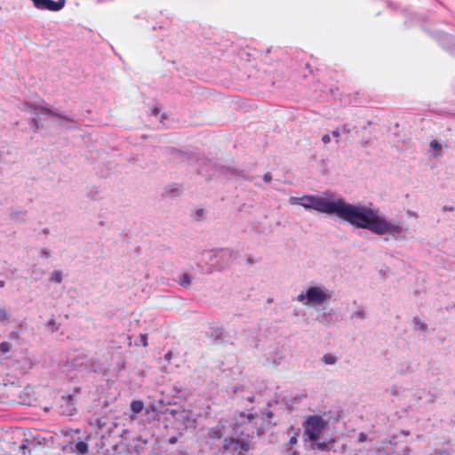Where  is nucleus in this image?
<instances>
[{
    "instance_id": "9",
    "label": "nucleus",
    "mask_w": 455,
    "mask_h": 455,
    "mask_svg": "<svg viewBox=\"0 0 455 455\" xmlns=\"http://www.w3.org/2000/svg\"><path fill=\"white\" fill-rule=\"evenodd\" d=\"M443 144L437 140H433L429 144V151L432 156L437 157L441 156Z\"/></svg>"
},
{
    "instance_id": "20",
    "label": "nucleus",
    "mask_w": 455,
    "mask_h": 455,
    "mask_svg": "<svg viewBox=\"0 0 455 455\" xmlns=\"http://www.w3.org/2000/svg\"><path fill=\"white\" fill-rule=\"evenodd\" d=\"M322 140L324 144H327L331 141V136L329 134H325L323 136Z\"/></svg>"
},
{
    "instance_id": "5",
    "label": "nucleus",
    "mask_w": 455,
    "mask_h": 455,
    "mask_svg": "<svg viewBox=\"0 0 455 455\" xmlns=\"http://www.w3.org/2000/svg\"><path fill=\"white\" fill-rule=\"evenodd\" d=\"M233 260L232 252L228 249H220L209 253L212 270H220L228 267Z\"/></svg>"
},
{
    "instance_id": "2",
    "label": "nucleus",
    "mask_w": 455,
    "mask_h": 455,
    "mask_svg": "<svg viewBox=\"0 0 455 455\" xmlns=\"http://www.w3.org/2000/svg\"><path fill=\"white\" fill-rule=\"evenodd\" d=\"M258 417L251 413L241 412L232 419V434L225 442V449L235 455H246L251 449L249 437L255 432Z\"/></svg>"
},
{
    "instance_id": "10",
    "label": "nucleus",
    "mask_w": 455,
    "mask_h": 455,
    "mask_svg": "<svg viewBox=\"0 0 455 455\" xmlns=\"http://www.w3.org/2000/svg\"><path fill=\"white\" fill-rule=\"evenodd\" d=\"M71 450L77 455L84 454L88 450V444L84 441H77L71 446Z\"/></svg>"
},
{
    "instance_id": "14",
    "label": "nucleus",
    "mask_w": 455,
    "mask_h": 455,
    "mask_svg": "<svg viewBox=\"0 0 455 455\" xmlns=\"http://www.w3.org/2000/svg\"><path fill=\"white\" fill-rule=\"evenodd\" d=\"M413 325H414V328L418 331H425L427 328V323L419 319H414Z\"/></svg>"
},
{
    "instance_id": "26",
    "label": "nucleus",
    "mask_w": 455,
    "mask_h": 455,
    "mask_svg": "<svg viewBox=\"0 0 455 455\" xmlns=\"http://www.w3.org/2000/svg\"><path fill=\"white\" fill-rule=\"evenodd\" d=\"M34 123L36 124V125L38 127V124H37V119L35 117L34 118Z\"/></svg>"
},
{
    "instance_id": "18",
    "label": "nucleus",
    "mask_w": 455,
    "mask_h": 455,
    "mask_svg": "<svg viewBox=\"0 0 455 455\" xmlns=\"http://www.w3.org/2000/svg\"><path fill=\"white\" fill-rule=\"evenodd\" d=\"M0 350L3 353H6L9 351V345L7 343H1L0 344Z\"/></svg>"
},
{
    "instance_id": "7",
    "label": "nucleus",
    "mask_w": 455,
    "mask_h": 455,
    "mask_svg": "<svg viewBox=\"0 0 455 455\" xmlns=\"http://www.w3.org/2000/svg\"><path fill=\"white\" fill-rule=\"evenodd\" d=\"M36 8L39 10H48L52 12H57L61 10L65 5L64 0L53 1V0H31Z\"/></svg>"
},
{
    "instance_id": "13",
    "label": "nucleus",
    "mask_w": 455,
    "mask_h": 455,
    "mask_svg": "<svg viewBox=\"0 0 455 455\" xmlns=\"http://www.w3.org/2000/svg\"><path fill=\"white\" fill-rule=\"evenodd\" d=\"M143 407H144V404L140 400L133 401L131 403V410L134 414H138L139 412H140L142 411Z\"/></svg>"
},
{
    "instance_id": "4",
    "label": "nucleus",
    "mask_w": 455,
    "mask_h": 455,
    "mask_svg": "<svg viewBox=\"0 0 455 455\" xmlns=\"http://www.w3.org/2000/svg\"><path fill=\"white\" fill-rule=\"evenodd\" d=\"M332 291L323 283L311 282L296 296V301L308 308H316L328 304L332 299Z\"/></svg>"
},
{
    "instance_id": "21",
    "label": "nucleus",
    "mask_w": 455,
    "mask_h": 455,
    "mask_svg": "<svg viewBox=\"0 0 455 455\" xmlns=\"http://www.w3.org/2000/svg\"><path fill=\"white\" fill-rule=\"evenodd\" d=\"M7 319V313L5 310L0 309V320H5Z\"/></svg>"
},
{
    "instance_id": "16",
    "label": "nucleus",
    "mask_w": 455,
    "mask_h": 455,
    "mask_svg": "<svg viewBox=\"0 0 455 455\" xmlns=\"http://www.w3.org/2000/svg\"><path fill=\"white\" fill-rule=\"evenodd\" d=\"M61 274L60 272H53L51 275V281L60 283L61 281Z\"/></svg>"
},
{
    "instance_id": "8",
    "label": "nucleus",
    "mask_w": 455,
    "mask_h": 455,
    "mask_svg": "<svg viewBox=\"0 0 455 455\" xmlns=\"http://www.w3.org/2000/svg\"><path fill=\"white\" fill-rule=\"evenodd\" d=\"M171 414L175 421L181 424V427L187 428L190 422H192L191 412L181 407H177L176 409L172 410Z\"/></svg>"
},
{
    "instance_id": "3",
    "label": "nucleus",
    "mask_w": 455,
    "mask_h": 455,
    "mask_svg": "<svg viewBox=\"0 0 455 455\" xmlns=\"http://www.w3.org/2000/svg\"><path fill=\"white\" fill-rule=\"evenodd\" d=\"M303 436L306 441H310L318 449H328L333 443L330 435V428L325 419L319 415L308 416L304 424Z\"/></svg>"
},
{
    "instance_id": "1",
    "label": "nucleus",
    "mask_w": 455,
    "mask_h": 455,
    "mask_svg": "<svg viewBox=\"0 0 455 455\" xmlns=\"http://www.w3.org/2000/svg\"><path fill=\"white\" fill-rule=\"evenodd\" d=\"M289 203L306 210L335 216L356 228L366 229L386 238L396 239L404 232L400 220L386 218L379 209L371 204H349L333 193L291 196Z\"/></svg>"
},
{
    "instance_id": "19",
    "label": "nucleus",
    "mask_w": 455,
    "mask_h": 455,
    "mask_svg": "<svg viewBox=\"0 0 455 455\" xmlns=\"http://www.w3.org/2000/svg\"><path fill=\"white\" fill-rule=\"evenodd\" d=\"M297 442H298V434L296 433L294 435H292L290 438L289 444L293 445V444L297 443Z\"/></svg>"
},
{
    "instance_id": "23",
    "label": "nucleus",
    "mask_w": 455,
    "mask_h": 455,
    "mask_svg": "<svg viewBox=\"0 0 455 455\" xmlns=\"http://www.w3.org/2000/svg\"><path fill=\"white\" fill-rule=\"evenodd\" d=\"M407 215H408V216H411V217H417L416 213H415V212H411V211H408V212H407Z\"/></svg>"
},
{
    "instance_id": "25",
    "label": "nucleus",
    "mask_w": 455,
    "mask_h": 455,
    "mask_svg": "<svg viewBox=\"0 0 455 455\" xmlns=\"http://www.w3.org/2000/svg\"><path fill=\"white\" fill-rule=\"evenodd\" d=\"M360 440L361 441H363L364 440V435L363 434L360 435Z\"/></svg>"
},
{
    "instance_id": "15",
    "label": "nucleus",
    "mask_w": 455,
    "mask_h": 455,
    "mask_svg": "<svg viewBox=\"0 0 455 455\" xmlns=\"http://www.w3.org/2000/svg\"><path fill=\"white\" fill-rule=\"evenodd\" d=\"M180 285L187 287L190 284V277L188 275H183L180 280Z\"/></svg>"
},
{
    "instance_id": "11",
    "label": "nucleus",
    "mask_w": 455,
    "mask_h": 455,
    "mask_svg": "<svg viewBox=\"0 0 455 455\" xmlns=\"http://www.w3.org/2000/svg\"><path fill=\"white\" fill-rule=\"evenodd\" d=\"M223 426L218 425L209 430V436L212 439L220 438L223 435Z\"/></svg>"
},
{
    "instance_id": "6",
    "label": "nucleus",
    "mask_w": 455,
    "mask_h": 455,
    "mask_svg": "<svg viewBox=\"0 0 455 455\" xmlns=\"http://www.w3.org/2000/svg\"><path fill=\"white\" fill-rule=\"evenodd\" d=\"M24 111L38 119H49L56 116L53 110L44 101L28 102L24 105Z\"/></svg>"
},
{
    "instance_id": "24",
    "label": "nucleus",
    "mask_w": 455,
    "mask_h": 455,
    "mask_svg": "<svg viewBox=\"0 0 455 455\" xmlns=\"http://www.w3.org/2000/svg\"><path fill=\"white\" fill-rule=\"evenodd\" d=\"M170 443H176V438L175 437H172L170 439Z\"/></svg>"
},
{
    "instance_id": "22",
    "label": "nucleus",
    "mask_w": 455,
    "mask_h": 455,
    "mask_svg": "<svg viewBox=\"0 0 455 455\" xmlns=\"http://www.w3.org/2000/svg\"><path fill=\"white\" fill-rule=\"evenodd\" d=\"M331 134H332V136H333L334 138H336V139L338 140V138H339V131H333V132H331Z\"/></svg>"
},
{
    "instance_id": "12",
    "label": "nucleus",
    "mask_w": 455,
    "mask_h": 455,
    "mask_svg": "<svg viewBox=\"0 0 455 455\" xmlns=\"http://www.w3.org/2000/svg\"><path fill=\"white\" fill-rule=\"evenodd\" d=\"M337 356L330 353L323 355L322 357V362L325 365H334L337 363Z\"/></svg>"
},
{
    "instance_id": "17",
    "label": "nucleus",
    "mask_w": 455,
    "mask_h": 455,
    "mask_svg": "<svg viewBox=\"0 0 455 455\" xmlns=\"http://www.w3.org/2000/svg\"><path fill=\"white\" fill-rule=\"evenodd\" d=\"M140 342L143 347L148 346V336L146 334H140Z\"/></svg>"
}]
</instances>
